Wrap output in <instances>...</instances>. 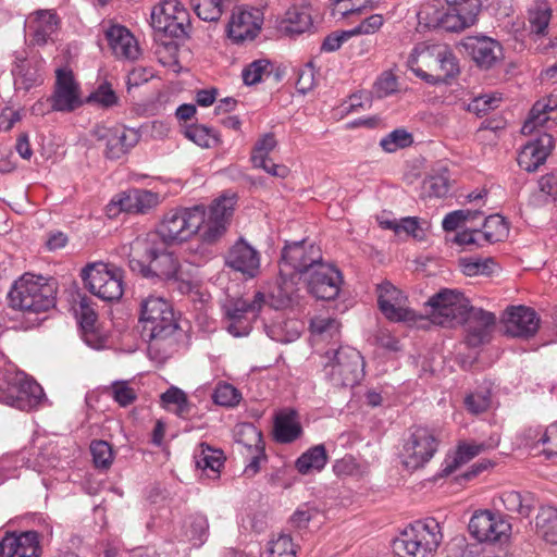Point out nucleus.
I'll list each match as a JSON object with an SVG mask.
<instances>
[{
    "label": "nucleus",
    "instance_id": "nucleus-63",
    "mask_svg": "<svg viewBox=\"0 0 557 557\" xmlns=\"http://www.w3.org/2000/svg\"><path fill=\"white\" fill-rule=\"evenodd\" d=\"M76 314L79 318V324L82 329L94 327L97 322V313L91 306V299L84 296L78 302Z\"/></svg>",
    "mask_w": 557,
    "mask_h": 557
},
{
    "label": "nucleus",
    "instance_id": "nucleus-30",
    "mask_svg": "<svg viewBox=\"0 0 557 557\" xmlns=\"http://www.w3.org/2000/svg\"><path fill=\"white\" fill-rule=\"evenodd\" d=\"M3 404L23 411H30L40 407L47 399L42 387L34 380L27 377L21 386L18 394H2Z\"/></svg>",
    "mask_w": 557,
    "mask_h": 557
},
{
    "label": "nucleus",
    "instance_id": "nucleus-11",
    "mask_svg": "<svg viewBox=\"0 0 557 557\" xmlns=\"http://www.w3.org/2000/svg\"><path fill=\"white\" fill-rule=\"evenodd\" d=\"M82 278L89 292L102 300H119L123 295L122 270L116 267L89 264L82 270Z\"/></svg>",
    "mask_w": 557,
    "mask_h": 557
},
{
    "label": "nucleus",
    "instance_id": "nucleus-50",
    "mask_svg": "<svg viewBox=\"0 0 557 557\" xmlns=\"http://www.w3.org/2000/svg\"><path fill=\"white\" fill-rule=\"evenodd\" d=\"M412 144V136L405 129H395L383 137L380 146L386 152H395L398 149L406 148Z\"/></svg>",
    "mask_w": 557,
    "mask_h": 557
},
{
    "label": "nucleus",
    "instance_id": "nucleus-6",
    "mask_svg": "<svg viewBox=\"0 0 557 557\" xmlns=\"http://www.w3.org/2000/svg\"><path fill=\"white\" fill-rule=\"evenodd\" d=\"M438 522L433 518L414 521L394 542L395 550L403 557H432L442 542Z\"/></svg>",
    "mask_w": 557,
    "mask_h": 557
},
{
    "label": "nucleus",
    "instance_id": "nucleus-57",
    "mask_svg": "<svg viewBox=\"0 0 557 557\" xmlns=\"http://www.w3.org/2000/svg\"><path fill=\"white\" fill-rule=\"evenodd\" d=\"M423 189L430 197H444L449 191V178L446 173L431 175L424 181Z\"/></svg>",
    "mask_w": 557,
    "mask_h": 557
},
{
    "label": "nucleus",
    "instance_id": "nucleus-62",
    "mask_svg": "<svg viewBox=\"0 0 557 557\" xmlns=\"http://www.w3.org/2000/svg\"><path fill=\"white\" fill-rule=\"evenodd\" d=\"M164 405H176L177 414L182 416L187 411L188 400L186 394L178 387L172 386L161 395Z\"/></svg>",
    "mask_w": 557,
    "mask_h": 557
},
{
    "label": "nucleus",
    "instance_id": "nucleus-16",
    "mask_svg": "<svg viewBox=\"0 0 557 557\" xmlns=\"http://www.w3.org/2000/svg\"><path fill=\"white\" fill-rule=\"evenodd\" d=\"M304 281L312 296L317 299L329 301L334 300L338 296L343 284V276L336 267L322 262Z\"/></svg>",
    "mask_w": 557,
    "mask_h": 557
},
{
    "label": "nucleus",
    "instance_id": "nucleus-19",
    "mask_svg": "<svg viewBox=\"0 0 557 557\" xmlns=\"http://www.w3.org/2000/svg\"><path fill=\"white\" fill-rule=\"evenodd\" d=\"M26 25L30 44L44 47L55 42L61 20L54 10H37L28 15Z\"/></svg>",
    "mask_w": 557,
    "mask_h": 557
},
{
    "label": "nucleus",
    "instance_id": "nucleus-1",
    "mask_svg": "<svg viewBox=\"0 0 557 557\" xmlns=\"http://www.w3.org/2000/svg\"><path fill=\"white\" fill-rule=\"evenodd\" d=\"M235 203L236 197L232 194L213 200L208 210L202 205L172 208L163 214L157 230L147 234L158 235L170 246L187 242L195 235L206 244H213L226 233Z\"/></svg>",
    "mask_w": 557,
    "mask_h": 557
},
{
    "label": "nucleus",
    "instance_id": "nucleus-54",
    "mask_svg": "<svg viewBox=\"0 0 557 557\" xmlns=\"http://www.w3.org/2000/svg\"><path fill=\"white\" fill-rule=\"evenodd\" d=\"M110 395L121 406L127 407L133 404L137 394L133 387L125 381L113 382L110 386Z\"/></svg>",
    "mask_w": 557,
    "mask_h": 557
},
{
    "label": "nucleus",
    "instance_id": "nucleus-56",
    "mask_svg": "<svg viewBox=\"0 0 557 557\" xmlns=\"http://www.w3.org/2000/svg\"><path fill=\"white\" fill-rule=\"evenodd\" d=\"M377 0H348L332 2L333 15L347 16L363 9L373 8Z\"/></svg>",
    "mask_w": 557,
    "mask_h": 557
},
{
    "label": "nucleus",
    "instance_id": "nucleus-41",
    "mask_svg": "<svg viewBox=\"0 0 557 557\" xmlns=\"http://www.w3.org/2000/svg\"><path fill=\"white\" fill-rule=\"evenodd\" d=\"M552 16V9L546 0H536L529 9V22L532 32L544 34Z\"/></svg>",
    "mask_w": 557,
    "mask_h": 557
},
{
    "label": "nucleus",
    "instance_id": "nucleus-59",
    "mask_svg": "<svg viewBox=\"0 0 557 557\" xmlns=\"http://www.w3.org/2000/svg\"><path fill=\"white\" fill-rule=\"evenodd\" d=\"M460 265L463 274L474 276L480 274H488L492 272L494 262L492 259H461Z\"/></svg>",
    "mask_w": 557,
    "mask_h": 557
},
{
    "label": "nucleus",
    "instance_id": "nucleus-28",
    "mask_svg": "<svg viewBox=\"0 0 557 557\" xmlns=\"http://www.w3.org/2000/svg\"><path fill=\"white\" fill-rule=\"evenodd\" d=\"M554 138L550 134L541 133L528 141L518 154L519 166L527 172H534L542 165L554 148Z\"/></svg>",
    "mask_w": 557,
    "mask_h": 557
},
{
    "label": "nucleus",
    "instance_id": "nucleus-13",
    "mask_svg": "<svg viewBox=\"0 0 557 557\" xmlns=\"http://www.w3.org/2000/svg\"><path fill=\"white\" fill-rule=\"evenodd\" d=\"M438 447V440L433 430L418 426L405 441L400 451L403 466L408 470L424 467L434 456Z\"/></svg>",
    "mask_w": 557,
    "mask_h": 557
},
{
    "label": "nucleus",
    "instance_id": "nucleus-49",
    "mask_svg": "<svg viewBox=\"0 0 557 557\" xmlns=\"http://www.w3.org/2000/svg\"><path fill=\"white\" fill-rule=\"evenodd\" d=\"M490 525H493V512L488 510L475 512L470 519L469 531L478 541L484 542Z\"/></svg>",
    "mask_w": 557,
    "mask_h": 557
},
{
    "label": "nucleus",
    "instance_id": "nucleus-15",
    "mask_svg": "<svg viewBox=\"0 0 557 557\" xmlns=\"http://www.w3.org/2000/svg\"><path fill=\"white\" fill-rule=\"evenodd\" d=\"M264 302V295L260 292L255 294L251 301L236 299L225 308L226 329L236 336H246L251 331V322L257 317Z\"/></svg>",
    "mask_w": 557,
    "mask_h": 557
},
{
    "label": "nucleus",
    "instance_id": "nucleus-7",
    "mask_svg": "<svg viewBox=\"0 0 557 557\" xmlns=\"http://www.w3.org/2000/svg\"><path fill=\"white\" fill-rule=\"evenodd\" d=\"M324 375L334 387H354L364 376V360L354 347L341 346L325 354Z\"/></svg>",
    "mask_w": 557,
    "mask_h": 557
},
{
    "label": "nucleus",
    "instance_id": "nucleus-48",
    "mask_svg": "<svg viewBox=\"0 0 557 557\" xmlns=\"http://www.w3.org/2000/svg\"><path fill=\"white\" fill-rule=\"evenodd\" d=\"M90 453L95 467L98 469H109L113 462L114 456L111 445L106 441H92Z\"/></svg>",
    "mask_w": 557,
    "mask_h": 557
},
{
    "label": "nucleus",
    "instance_id": "nucleus-18",
    "mask_svg": "<svg viewBox=\"0 0 557 557\" xmlns=\"http://www.w3.org/2000/svg\"><path fill=\"white\" fill-rule=\"evenodd\" d=\"M377 304L386 319L393 322H411L416 313L407 305V296L389 282L381 284L377 288Z\"/></svg>",
    "mask_w": 557,
    "mask_h": 557
},
{
    "label": "nucleus",
    "instance_id": "nucleus-3",
    "mask_svg": "<svg viewBox=\"0 0 557 557\" xmlns=\"http://www.w3.org/2000/svg\"><path fill=\"white\" fill-rule=\"evenodd\" d=\"M9 306L22 312L26 329L40 325V317L55 307L57 287L54 282L32 273H25L12 284L8 293Z\"/></svg>",
    "mask_w": 557,
    "mask_h": 557
},
{
    "label": "nucleus",
    "instance_id": "nucleus-8",
    "mask_svg": "<svg viewBox=\"0 0 557 557\" xmlns=\"http://www.w3.org/2000/svg\"><path fill=\"white\" fill-rule=\"evenodd\" d=\"M139 322L149 339H164L177 329L170 302L157 295H149L140 301Z\"/></svg>",
    "mask_w": 557,
    "mask_h": 557
},
{
    "label": "nucleus",
    "instance_id": "nucleus-4",
    "mask_svg": "<svg viewBox=\"0 0 557 557\" xmlns=\"http://www.w3.org/2000/svg\"><path fill=\"white\" fill-rule=\"evenodd\" d=\"M482 0H432L418 12L419 24L428 28L461 32L475 24Z\"/></svg>",
    "mask_w": 557,
    "mask_h": 557
},
{
    "label": "nucleus",
    "instance_id": "nucleus-46",
    "mask_svg": "<svg viewBox=\"0 0 557 557\" xmlns=\"http://www.w3.org/2000/svg\"><path fill=\"white\" fill-rule=\"evenodd\" d=\"M86 102L89 104H96L100 108H111L119 104V97L113 90L111 84H100L87 98Z\"/></svg>",
    "mask_w": 557,
    "mask_h": 557
},
{
    "label": "nucleus",
    "instance_id": "nucleus-22",
    "mask_svg": "<svg viewBox=\"0 0 557 557\" xmlns=\"http://www.w3.org/2000/svg\"><path fill=\"white\" fill-rule=\"evenodd\" d=\"M55 73L54 91L50 98L51 108L54 111L71 112L83 103L79 86L75 82L71 70L58 69Z\"/></svg>",
    "mask_w": 557,
    "mask_h": 557
},
{
    "label": "nucleus",
    "instance_id": "nucleus-53",
    "mask_svg": "<svg viewBox=\"0 0 557 557\" xmlns=\"http://www.w3.org/2000/svg\"><path fill=\"white\" fill-rule=\"evenodd\" d=\"M310 329L315 335L334 338L339 333L341 324L333 318L317 317L311 320Z\"/></svg>",
    "mask_w": 557,
    "mask_h": 557
},
{
    "label": "nucleus",
    "instance_id": "nucleus-10",
    "mask_svg": "<svg viewBox=\"0 0 557 557\" xmlns=\"http://www.w3.org/2000/svg\"><path fill=\"white\" fill-rule=\"evenodd\" d=\"M323 262L322 252L313 244L305 240L286 244L280 261L281 276L293 278L295 274L306 277Z\"/></svg>",
    "mask_w": 557,
    "mask_h": 557
},
{
    "label": "nucleus",
    "instance_id": "nucleus-38",
    "mask_svg": "<svg viewBox=\"0 0 557 557\" xmlns=\"http://www.w3.org/2000/svg\"><path fill=\"white\" fill-rule=\"evenodd\" d=\"M194 458L197 468L203 471L210 470L213 473H219L224 462L222 450L214 449L206 443L199 445Z\"/></svg>",
    "mask_w": 557,
    "mask_h": 557
},
{
    "label": "nucleus",
    "instance_id": "nucleus-43",
    "mask_svg": "<svg viewBox=\"0 0 557 557\" xmlns=\"http://www.w3.org/2000/svg\"><path fill=\"white\" fill-rule=\"evenodd\" d=\"M197 16L206 22H216L227 5L222 0H191Z\"/></svg>",
    "mask_w": 557,
    "mask_h": 557
},
{
    "label": "nucleus",
    "instance_id": "nucleus-24",
    "mask_svg": "<svg viewBox=\"0 0 557 557\" xmlns=\"http://www.w3.org/2000/svg\"><path fill=\"white\" fill-rule=\"evenodd\" d=\"M506 333L512 337H531L540 327L536 312L527 306H509L504 313Z\"/></svg>",
    "mask_w": 557,
    "mask_h": 557
},
{
    "label": "nucleus",
    "instance_id": "nucleus-42",
    "mask_svg": "<svg viewBox=\"0 0 557 557\" xmlns=\"http://www.w3.org/2000/svg\"><path fill=\"white\" fill-rule=\"evenodd\" d=\"M480 233L486 243L493 244L507 237L508 226L503 216L492 214L485 219L483 230Z\"/></svg>",
    "mask_w": 557,
    "mask_h": 557
},
{
    "label": "nucleus",
    "instance_id": "nucleus-2",
    "mask_svg": "<svg viewBox=\"0 0 557 557\" xmlns=\"http://www.w3.org/2000/svg\"><path fill=\"white\" fill-rule=\"evenodd\" d=\"M168 246L156 234H141L129 245H123L120 253L127 257L132 272L143 277L178 280L180 262L166 250Z\"/></svg>",
    "mask_w": 557,
    "mask_h": 557
},
{
    "label": "nucleus",
    "instance_id": "nucleus-34",
    "mask_svg": "<svg viewBox=\"0 0 557 557\" xmlns=\"http://www.w3.org/2000/svg\"><path fill=\"white\" fill-rule=\"evenodd\" d=\"M557 120V111L554 107L545 101H536L524 124L522 125L521 133L523 135H531L540 127H545L549 121Z\"/></svg>",
    "mask_w": 557,
    "mask_h": 557
},
{
    "label": "nucleus",
    "instance_id": "nucleus-33",
    "mask_svg": "<svg viewBox=\"0 0 557 557\" xmlns=\"http://www.w3.org/2000/svg\"><path fill=\"white\" fill-rule=\"evenodd\" d=\"M302 433L299 417L296 410L287 408L276 413L274 420V438L278 443L287 444L296 441Z\"/></svg>",
    "mask_w": 557,
    "mask_h": 557
},
{
    "label": "nucleus",
    "instance_id": "nucleus-39",
    "mask_svg": "<svg viewBox=\"0 0 557 557\" xmlns=\"http://www.w3.org/2000/svg\"><path fill=\"white\" fill-rule=\"evenodd\" d=\"M500 500L508 511L517 512L522 517H528L533 508L531 494L522 495L517 491H506L500 495Z\"/></svg>",
    "mask_w": 557,
    "mask_h": 557
},
{
    "label": "nucleus",
    "instance_id": "nucleus-40",
    "mask_svg": "<svg viewBox=\"0 0 557 557\" xmlns=\"http://www.w3.org/2000/svg\"><path fill=\"white\" fill-rule=\"evenodd\" d=\"M185 535L194 546L199 547L206 542L209 530L206 516L197 513L188 517L185 521Z\"/></svg>",
    "mask_w": 557,
    "mask_h": 557
},
{
    "label": "nucleus",
    "instance_id": "nucleus-14",
    "mask_svg": "<svg viewBox=\"0 0 557 557\" xmlns=\"http://www.w3.org/2000/svg\"><path fill=\"white\" fill-rule=\"evenodd\" d=\"M92 136L96 140L103 143L106 147L104 154L111 160H117L127 154L129 150L137 145L140 138L136 129L123 125H114L111 127L97 125L92 129Z\"/></svg>",
    "mask_w": 557,
    "mask_h": 557
},
{
    "label": "nucleus",
    "instance_id": "nucleus-36",
    "mask_svg": "<svg viewBox=\"0 0 557 557\" xmlns=\"http://www.w3.org/2000/svg\"><path fill=\"white\" fill-rule=\"evenodd\" d=\"M327 462V454L323 445H315L305 451L295 462L297 471L301 474H309L313 471H321Z\"/></svg>",
    "mask_w": 557,
    "mask_h": 557
},
{
    "label": "nucleus",
    "instance_id": "nucleus-29",
    "mask_svg": "<svg viewBox=\"0 0 557 557\" xmlns=\"http://www.w3.org/2000/svg\"><path fill=\"white\" fill-rule=\"evenodd\" d=\"M226 264L243 274L253 277L260 267L259 252L244 239H239L230 249Z\"/></svg>",
    "mask_w": 557,
    "mask_h": 557
},
{
    "label": "nucleus",
    "instance_id": "nucleus-58",
    "mask_svg": "<svg viewBox=\"0 0 557 557\" xmlns=\"http://www.w3.org/2000/svg\"><path fill=\"white\" fill-rule=\"evenodd\" d=\"M479 214H481L479 211H472L469 209H461L456 210L453 212H449L445 215V218L442 221V226L444 231L446 232H454L456 231L462 223H465L468 220L475 219Z\"/></svg>",
    "mask_w": 557,
    "mask_h": 557
},
{
    "label": "nucleus",
    "instance_id": "nucleus-20",
    "mask_svg": "<svg viewBox=\"0 0 557 557\" xmlns=\"http://www.w3.org/2000/svg\"><path fill=\"white\" fill-rule=\"evenodd\" d=\"M160 203L158 193L133 188L116 195L109 205V212L123 211L131 214H147Z\"/></svg>",
    "mask_w": 557,
    "mask_h": 557
},
{
    "label": "nucleus",
    "instance_id": "nucleus-5",
    "mask_svg": "<svg viewBox=\"0 0 557 557\" xmlns=\"http://www.w3.org/2000/svg\"><path fill=\"white\" fill-rule=\"evenodd\" d=\"M407 65L418 77L433 85L444 83L459 72L455 54L444 44H417Z\"/></svg>",
    "mask_w": 557,
    "mask_h": 557
},
{
    "label": "nucleus",
    "instance_id": "nucleus-21",
    "mask_svg": "<svg viewBox=\"0 0 557 557\" xmlns=\"http://www.w3.org/2000/svg\"><path fill=\"white\" fill-rule=\"evenodd\" d=\"M461 323L465 324L467 344L478 347L490 341L495 329L496 317L493 312L469 306Z\"/></svg>",
    "mask_w": 557,
    "mask_h": 557
},
{
    "label": "nucleus",
    "instance_id": "nucleus-9",
    "mask_svg": "<svg viewBox=\"0 0 557 557\" xmlns=\"http://www.w3.org/2000/svg\"><path fill=\"white\" fill-rule=\"evenodd\" d=\"M152 27L171 38L188 37L191 23L188 11L178 0H163L151 12Z\"/></svg>",
    "mask_w": 557,
    "mask_h": 557
},
{
    "label": "nucleus",
    "instance_id": "nucleus-32",
    "mask_svg": "<svg viewBox=\"0 0 557 557\" xmlns=\"http://www.w3.org/2000/svg\"><path fill=\"white\" fill-rule=\"evenodd\" d=\"M14 87L16 90L27 92L42 83V75L38 62L24 55H16L12 67Z\"/></svg>",
    "mask_w": 557,
    "mask_h": 557
},
{
    "label": "nucleus",
    "instance_id": "nucleus-26",
    "mask_svg": "<svg viewBox=\"0 0 557 557\" xmlns=\"http://www.w3.org/2000/svg\"><path fill=\"white\" fill-rule=\"evenodd\" d=\"M236 442L244 446L250 457L245 473L250 476L260 469V460L264 457V443L261 431L252 423H242L235 431Z\"/></svg>",
    "mask_w": 557,
    "mask_h": 557
},
{
    "label": "nucleus",
    "instance_id": "nucleus-45",
    "mask_svg": "<svg viewBox=\"0 0 557 557\" xmlns=\"http://www.w3.org/2000/svg\"><path fill=\"white\" fill-rule=\"evenodd\" d=\"M184 133L189 140L202 148H210L219 143L216 133L205 125H190Z\"/></svg>",
    "mask_w": 557,
    "mask_h": 557
},
{
    "label": "nucleus",
    "instance_id": "nucleus-55",
    "mask_svg": "<svg viewBox=\"0 0 557 557\" xmlns=\"http://www.w3.org/2000/svg\"><path fill=\"white\" fill-rule=\"evenodd\" d=\"M270 62L264 59L255 60L248 64L242 73L243 81L246 85H255L262 81L265 73L269 72Z\"/></svg>",
    "mask_w": 557,
    "mask_h": 557
},
{
    "label": "nucleus",
    "instance_id": "nucleus-25",
    "mask_svg": "<svg viewBox=\"0 0 557 557\" xmlns=\"http://www.w3.org/2000/svg\"><path fill=\"white\" fill-rule=\"evenodd\" d=\"M467 53L474 63L484 70L492 69L503 59L500 44L486 36H470L463 41Z\"/></svg>",
    "mask_w": 557,
    "mask_h": 557
},
{
    "label": "nucleus",
    "instance_id": "nucleus-64",
    "mask_svg": "<svg viewBox=\"0 0 557 557\" xmlns=\"http://www.w3.org/2000/svg\"><path fill=\"white\" fill-rule=\"evenodd\" d=\"M154 76L152 67L148 66H135L127 74V89L131 90L133 87H138L143 84L148 83Z\"/></svg>",
    "mask_w": 557,
    "mask_h": 557
},
{
    "label": "nucleus",
    "instance_id": "nucleus-37",
    "mask_svg": "<svg viewBox=\"0 0 557 557\" xmlns=\"http://www.w3.org/2000/svg\"><path fill=\"white\" fill-rule=\"evenodd\" d=\"M536 532L549 544H557V508L542 507L536 516Z\"/></svg>",
    "mask_w": 557,
    "mask_h": 557
},
{
    "label": "nucleus",
    "instance_id": "nucleus-12",
    "mask_svg": "<svg viewBox=\"0 0 557 557\" xmlns=\"http://www.w3.org/2000/svg\"><path fill=\"white\" fill-rule=\"evenodd\" d=\"M426 305L431 322L442 326L460 324L470 306L462 293L447 288L433 295Z\"/></svg>",
    "mask_w": 557,
    "mask_h": 557
},
{
    "label": "nucleus",
    "instance_id": "nucleus-23",
    "mask_svg": "<svg viewBox=\"0 0 557 557\" xmlns=\"http://www.w3.org/2000/svg\"><path fill=\"white\" fill-rule=\"evenodd\" d=\"M499 443L500 435L497 432L491 433L487 438L481 441L472 440L459 443L455 455L445 459L442 469L443 474H451L461 465L469 462L480 454L495 449Z\"/></svg>",
    "mask_w": 557,
    "mask_h": 557
},
{
    "label": "nucleus",
    "instance_id": "nucleus-31",
    "mask_svg": "<svg viewBox=\"0 0 557 557\" xmlns=\"http://www.w3.org/2000/svg\"><path fill=\"white\" fill-rule=\"evenodd\" d=\"M106 37L116 58L135 60L140 54L137 40L126 27L113 25L106 32Z\"/></svg>",
    "mask_w": 557,
    "mask_h": 557
},
{
    "label": "nucleus",
    "instance_id": "nucleus-52",
    "mask_svg": "<svg viewBox=\"0 0 557 557\" xmlns=\"http://www.w3.org/2000/svg\"><path fill=\"white\" fill-rule=\"evenodd\" d=\"M270 557H296V546L288 534H280L269 543Z\"/></svg>",
    "mask_w": 557,
    "mask_h": 557
},
{
    "label": "nucleus",
    "instance_id": "nucleus-27",
    "mask_svg": "<svg viewBox=\"0 0 557 557\" xmlns=\"http://www.w3.org/2000/svg\"><path fill=\"white\" fill-rule=\"evenodd\" d=\"M40 554L39 534L36 531L8 533L0 541V557H39Z\"/></svg>",
    "mask_w": 557,
    "mask_h": 557
},
{
    "label": "nucleus",
    "instance_id": "nucleus-44",
    "mask_svg": "<svg viewBox=\"0 0 557 557\" xmlns=\"http://www.w3.org/2000/svg\"><path fill=\"white\" fill-rule=\"evenodd\" d=\"M277 140L273 133L261 135L253 145L250 154L252 165H263L270 159L269 154L276 148Z\"/></svg>",
    "mask_w": 557,
    "mask_h": 557
},
{
    "label": "nucleus",
    "instance_id": "nucleus-61",
    "mask_svg": "<svg viewBox=\"0 0 557 557\" xmlns=\"http://www.w3.org/2000/svg\"><path fill=\"white\" fill-rule=\"evenodd\" d=\"M500 101L499 97L494 95H483L475 97L469 102L466 109L469 112H473L476 115L485 114L490 110H494L498 107V102Z\"/></svg>",
    "mask_w": 557,
    "mask_h": 557
},
{
    "label": "nucleus",
    "instance_id": "nucleus-60",
    "mask_svg": "<svg viewBox=\"0 0 557 557\" xmlns=\"http://www.w3.org/2000/svg\"><path fill=\"white\" fill-rule=\"evenodd\" d=\"M511 531V524L500 515L493 513V525H490L488 534L484 542H497L507 539Z\"/></svg>",
    "mask_w": 557,
    "mask_h": 557
},
{
    "label": "nucleus",
    "instance_id": "nucleus-51",
    "mask_svg": "<svg viewBox=\"0 0 557 557\" xmlns=\"http://www.w3.org/2000/svg\"><path fill=\"white\" fill-rule=\"evenodd\" d=\"M491 392L480 389L468 394L465 397V407L472 414H479L486 411L491 406Z\"/></svg>",
    "mask_w": 557,
    "mask_h": 557
},
{
    "label": "nucleus",
    "instance_id": "nucleus-17",
    "mask_svg": "<svg viewBox=\"0 0 557 557\" xmlns=\"http://www.w3.org/2000/svg\"><path fill=\"white\" fill-rule=\"evenodd\" d=\"M263 13L257 8H236L227 24V35L236 44L252 40L261 30Z\"/></svg>",
    "mask_w": 557,
    "mask_h": 557
},
{
    "label": "nucleus",
    "instance_id": "nucleus-35",
    "mask_svg": "<svg viewBox=\"0 0 557 557\" xmlns=\"http://www.w3.org/2000/svg\"><path fill=\"white\" fill-rule=\"evenodd\" d=\"M283 27L287 34L299 35L312 26L310 9L308 7H292L285 13Z\"/></svg>",
    "mask_w": 557,
    "mask_h": 557
},
{
    "label": "nucleus",
    "instance_id": "nucleus-47",
    "mask_svg": "<svg viewBox=\"0 0 557 557\" xmlns=\"http://www.w3.org/2000/svg\"><path fill=\"white\" fill-rule=\"evenodd\" d=\"M213 401L223 407H234L239 404L242 394L228 383H219L212 394Z\"/></svg>",
    "mask_w": 557,
    "mask_h": 557
}]
</instances>
